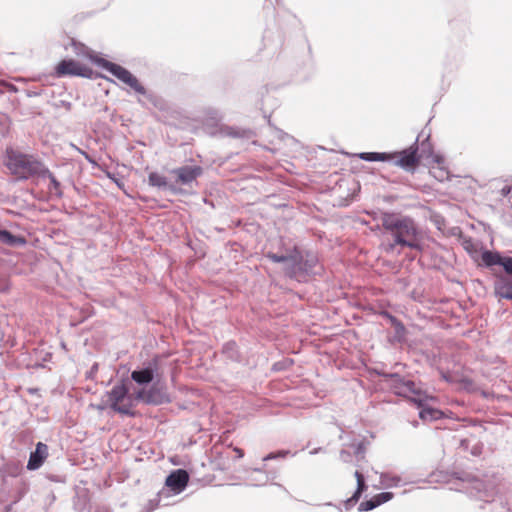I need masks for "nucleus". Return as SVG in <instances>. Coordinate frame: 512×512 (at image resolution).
Wrapping results in <instances>:
<instances>
[{
	"label": "nucleus",
	"mask_w": 512,
	"mask_h": 512,
	"mask_svg": "<svg viewBox=\"0 0 512 512\" xmlns=\"http://www.w3.org/2000/svg\"><path fill=\"white\" fill-rule=\"evenodd\" d=\"M500 266L503 267V270L505 272L504 276H512V257L503 256Z\"/></svg>",
	"instance_id": "nucleus-31"
},
{
	"label": "nucleus",
	"mask_w": 512,
	"mask_h": 512,
	"mask_svg": "<svg viewBox=\"0 0 512 512\" xmlns=\"http://www.w3.org/2000/svg\"><path fill=\"white\" fill-rule=\"evenodd\" d=\"M383 315L390 321L391 325L395 328V333L397 336H403L405 333V326L403 323L388 312H384Z\"/></svg>",
	"instance_id": "nucleus-26"
},
{
	"label": "nucleus",
	"mask_w": 512,
	"mask_h": 512,
	"mask_svg": "<svg viewBox=\"0 0 512 512\" xmlns=\"http://www.w3.org/2000/svg\"><path fill=\"white\" fill-rule=\"evenodd\" d=\"M167 495H168V490L166 491L165 489H163V490H161V491L159 492V497H160V498H161V497H163V496H167Z\"/></svg>",
	"instance_id": "nucleus-43"
},
{
	"label": "nucleus",
	"mask_w": 512,
	"mask_h": 512,
	"mask_svg": "<svg viewBox=\"0 0 512 512\" xmlns=\"http://www.w3.org/2000/svg\"><path fill=\"white\" fill-rule=\"evenodd\" d=\"M26 243L27 240L25 239V237L20 235H14L10 231H7L5 239L2 244L15 248L25 246Z\"/></svg>",
	"instance_id": "nucleus-23"
},
{
	"label": "nucleus",
	"mask_w": 512,
	"mask_h": 512,
	"mask_svg": "<svg viewBox=\"0 0 512 512\" xmlns=\"http://www.w3.org/2000/svg\"><path fill=\"white\" fill-rule=\"evenodd\" d=\"M269 128H270L271 136H273L274 138H276L280 141H284L287 138H290V136L286 132L273 126L270 122H269Z\"/></svg>",
	"instance_id": "nucleus-28"
},
{
	"label": "nucleus",
	"mask_w": 512,
	"mask_h": 512,
	"mask_svg": "<svg viewBox=\"0 0 512 512\" xmlns=\"http://www.w3.org/2000/svg\"><path fill=\"white\" fill-rule=\"evenodd\" d=\"M392 492H381L374 496L378 506L390 501L393 498Z\"/></svg>",
	"instance_id": "nucleus-32"
},
{
	"label": "nucleus",
	"mask_w": 512,
	"mask_h": 512,
	"mask_svg": "<svg viewBox=\"0 0 512 512\" xmlns=\"http://www.w3.org/2000/svg\"><path fill=\"white\" fill-rule=\"evenodd\" d=\"M128 388L124 383H119L113 386V388L108 392V397L110 400V407L115 412L127 415V416H134V412L131 410L132 408V401L129 400L125 404H120L128 395Z\"/></svg>",
	"instance_id": "nucleus-8"
},
{
	"label": "nucleus",
	"mask_w": 512,
	"mask_h": 512,
	"mask_svg": "<svg viewBox=\"0 0 512 512\" xmlns=\"http://www.w3.org/2000/svg\"><path fill=\"white\" fill-rule=\"evenodd\" d=\"M377 507H378V504H377L375 498L372 497L371 499L363 501L362 503H360V505L358 507V510L360 512L371 511V510H373V509H375Z\"/></svg>",
	"instance_id": "nucleus-30"
},
{
	"label": "nucleus",
	"mask_w": 512,
	"mask_h": 512,
	"mask_svg": "<svg viewBox=\"0 0 512 512\" xmlns=\"http://www.w3.org/2000/svg\"><path fill=\"white\" fill-rule=\"evenodd\" d=\"M58 76H80L88 79L94 78V71L73 59H64L56 67Z\"/></svg>",
	"instance_id": "nucleus-11"
},
{
	"label": "nucleus",
	"mask_w": 512,
	"mask_h": 512,
	"mask_svg": "<svg viewBox=\"0 0 512 512\" xmlns=\"http://www.w3.org/2000/svg\"><path fill=\"white\" fill-rule=\"evenodd\" d=\"M6 167L18 180H28L47 174L45 164L32 154L13 148L6 150Z\"/></svg>",
	"instance_id": "nucleus-4"
},
{
	"label": "nucleus",
	"mask_w": 512,
	"mask_h": 512,
	"mask_svg": "<svg viewBox=\"0 0 512 512\" xmlns=\"http://www.w3.org/2000/svg\"><path fill=\"white\" fill-rule=\"evenodd\" d=\"M357 463L365 458V446L363 442L351 444Z\"/></svg>",
	"instance_id": "nucleus-27"
},
{
	"label": "nucleus",
	"mask_w": 512,
	"mask_h": 512,
	"mask_svg": "<svg viewBox=\"0 0 512 512\" xmlns=\"http://www.w3.org/2000/svg\"><path fill=\"white\" fill-rule=\"evenodd\" d=\"M468 443H469V440L468 439H462L460 441V447L464 448V449H467L468 448Z\"/></svg>",
	"instance_id": "nucleus-42"
},
{
	"label": "nucleus",
	"mask_w": 512,
	"mask_h": 512,
	"mask_svg": "<svg viewBox=\"0 0 512 512\" xmlns=\"http://www.w3.org/2000/svg\"><path fill=\"white\" fill-rule=\"evenodd\" d=\"M47 174H42L40 178H48L50 180L49 190L54 192V194L61 198L63 196V192L61 190V183L56 179V177L50 172V170L46 167Z\"/></svg>",
	"instance_id": "nucleus-22"
},
{
	"label": "nucleus",
	"mask_w": 512,
	"mask_h": 512,
	"mask_svg": "<svg viewBox=\"0 0 512 512\" xmlns=\"http://www.w3.org/2000/svg\"><path fill=\"white\" fill-rule=\"evenodd\" d=\"M509 498H512V491H509Z\"/></svg>",
	"instance_id": "nucleus-48"
},
{
	"label": "nucleus",
	"mask_w": 512,
	"mask_h": 512,
	"mask_svg": "<svg viewBox=\"0 0 512 512\" xmlns=\"http://www.w3.org/2000/svg\"><path fill=\"white\" fill-rule=\"evenodd\" d=\"M340 459L345 462V463H349L352 461V454L350 451L346 450V449H342L340 451Z\"/></svg>",
	"instance_id": "nucleus-36"
},
{
	"label": "nucleus",
	"mask_w": 512,
	"mask_h": 512,
	"mask_svg": "<svg viewBox=\"0 0 512 512\" xmlns=\"http://www.w3.org/2000/svg\"><path fill=\"white\" fill-rule=\"evenodd\" d=\"M454 475L460 481L456 490L483 502L480 509L486 512H512L507 496L502 494L501 488L494 481L482 480L467 472H456Z\"/></svg>",
	"instance_id": "nucleus-1"
},
{
	"label": "nucleus",
	"mask_w": 512,
	"mask_h": 512,
	"mask_svg": "<svg viewBox=\"0 0 512 512\" xmlns=\"http://www.w3.org/2000/svg\"><path fill=\"white\" fill-rule=\"evenodd\" d=\"M277 478L276 470L265 471L263 467L255 468L251 471V474L248 477V480L254 486H262L265 485L268 481L274 480Z\"/></svg>",
	"instance_id": "nucleus-16"
},
{
	"label": "nucleus",
	"mask_w": 512,
	"mask_h": 512,
	"mask_svg": "<svg viewBox=\"0 0 512 512\" xmlns=\"http://www.w3.org/2000/svg\"><path fill=\"white\" fill-rule=\"evenodd\" d=\"M266 257L274 263H285V274L291 278L300 280L311 273L318 263L317 255L298 246L287 249L285 254L268 252Z\"/></svg>",
	"instance_id": "nucleus-3"
},
{
	"label": "nucleus",
	"mask_w": 512,
	"mask_h": 512,
	"mask_svg": "<svg viewBox=\"0 0 512 512\" xmlns=\"http://www.w3.org/2000/svg\"><path fill=\"white\" fill-rule=\"evenodd\" d=\"M354 476L357 481V487L353 494L360 498L361 495L367 490L368 486L366 484L364 475L360 471L356 470Z\"/></svg>",
	"instance_id": "nucleus-25"
},
{
	"label": "nucleus",
	"mask_w": 512,
	"mask_h": 512,
	"mask_svg": "<svg viewBox=\"0 0 512 512\" xmlns=\"http://www.w3.org/2000/svg\"><path fill=\"white\" fill-rule=\"evenodd\" d=\"M94 63L97 66L111 73L114 77H116L124 84L128 85L136 93L140 95L147 94L146 88L139 82L137 77L121 65L110 62L104 58H95Z\"/></svg>",
	"instance_id": "nucleus-6"
},
{
	"label": "nucleus",
	"mask_w": 512,
	"mask_h": 512,
	"mask_svg": "<svg viewBox=\"0 0 512 512\" xmlns=\"http://www.w3.org/2000/svg\"><path fill=\"white\" fill-rule=\"evenodd\" d=\"M359 499V497L353 494L350 498L344 501L345 509L350 510L359 501Z\"/></svg>",
	"instance_id": "nucleus-35"
},
{
	"label": "nucleus",
	"mask_w": 512,
	"mask_h": 512,
	"mask_svg": "<svg viewBox=\"0 0 512 512\" xmlns=\"http://www.w3.org/2000/svg\"><path fill=\"white\" fill-rule=\"evenodd\" d=\"M290 454L289 450H280L277 452H271L267 454L265 457H263V461H269V460H276V459H283L286 458Z\"/></svg>",
	"instance_id": "nucleus-29"
},
{
	"label": "nucleus",
	"mask_w": 512,
	"mask_h": 512,
	"mask_svg": "<svg viewBox=\"0 0 512 512\" xmlns=\"http://www.w3.org/2000/svg\"><path fill=\"white\" fill-rule=\"evenodd\" d=\"M172 173L176 175L178 182L183 185H189L201 176L203 169L198 165H186L173 169Z\"/></svg>",
	"instance_id": "nucleus-13"
},
{
	"label": "nucleus",
	"mask_w": 512,
	"mask_h": 512,
	"mask_svg": "<svg viewBox=\"0 0 512 512\" xmlns=\"http://www.w3.org/2000/svg\"><path fill=\"white\" fill-rule=\"evenodd\" d=\"M71 46H72L73 52L77 56L83 57V58H88L93 63H94V59L95 58H99L98 56H93L92 55V51L87 46H85L82 43H79V42H76L75 40H72L71 41Z\"/></svg>",
	"instance_id": "nucleus-20"
},
{
	"label": "nucleus",
	"mask_w": 512,
	"mask_h": 512,
	"mask_svg": "<svg viewBox=\"0 0 512 512\" xmlns=\"http://www.w3.org/2000/svg\"><path fill=\"white\" fill-rule=\"evenodd\" d=\"M205 115L215 121V122H218V121H221L222 120V115L221 113L217 110V109H214V108H208L205 110Z\"/></svg>",
	"instance_id": "nucleus-33"
},
{
	"label": "nucleus",
	"mask_w": 512,
	"mask_h": 512,
	"mask_svg": "<svg viewBox=\"0 0 512 512\" xmlns=\"http://www.w3.org/2000/svg\"><path fill=\"white\" fill-rule=\"evenodd\" d=\"M511 189L512 187L511 186H504L502 189H501V195L506 197L507 195H509V193L511 192Z\"/></svg>",
	"instance_id": "nucleus-39"
},
{
	"label": "nucleus",
	"mask_w": 512,
	"mask_h": 512,
	"mask_svg": "<svg viewBox=\"0 0 512 512\" xmlns=\"http://www.w3.org/2000/svg\"><path fill=\"white\" fill-rule=\"evenodd\" d=\"M324 505H325V506H334V507H336L340 512H342V509H341L340 507H338V506H336V505L332 504L331 502H327V503H325Z\"/></svg>",
	"instance_id": "nucleus-45"
},
{
	"label": "nucleus",
	"mask_w": 512,
	"mask_h": 512,
	"mask_svg": "<svg viewBox=\"0 0 512 512\" xmlns=\"http://www.w3.org/2000/svg\"><path fill=\"white\" fill-rule=\"evenodd\" d=\"M56 500V496L53 492H50L47 494L46 498H45V504L50 506L52 505Z\"/></svg>",
	"instance_id": "nucleus-37"
},
{
	"label": "nucleus",
	"mask_w": 512,
	"mask_h": 512,
	"mask_svg": "<svg viewBox=\"0 0 512 512\" xmlns=\"http://www.w3.org/2000/svg\"><path fill=\"white\" fill-rule=\"evenodd\" d=\"M188 482V472L184 469H177L167 476L165 485L174 494H180L186 488Z\"/></svg>",
	"instance_id": "nucleus-12"
},
{
	"label": "nucleus",
	"mask_w": 512,
	"mask_h": 512,
	"mask_svg": "<svg viewBox=\"0 0 512 512\" xmlns=\"http://www.w3.org/2000/svg\"><path fill=\"white\" fill-rule=\"evenodd\" d=\"M8 230L0 228V243H3Z\"/></svg>",
	"instance_id": "nucleus-40"
},
{
	"label": "nucleus",
	"mask_w": 512,
	"mask_h": 512,
	"mask_svg": "<svg viewBox=\"0 0 512 512\" xmlns=\"http://www.w3.org/2000/svg\"><path fill=\"white\" fill-rule=\"evenodd\" d=\"M427 399L428 396L426 395V399L423 401L422 405L417 404V406L421 408L419 411V417L423 420H436L439 418L441 412L435 408L425 407L424 403L427 401Z\"/></svg>",
	"instance_id": "nucleus-21"
},
{
	"label": "nucleus",
	"mask_w": 512,
	"mask_h": 512,
	"mask_svg": "<svg viewBox=\"0 0 512 512\" xmlns=\"http://www.w3.org/2000/svg\"><path fill=\"white\" fill-rule=\"evenodd\" d=\"M505 222L512 227V208H510L504 215Z\"/></svg>",
	"instance_id": "nucleus-38"
},
{
	"label": "nucleus",
	"mask_w": 512,
	"mask_h": 512,
	"mask_svg": "<svg viewBox=\"0 0 512 512\" xmlns=\"http://www.w3.org/2000/svg\"><path fill=\"white\" fill-rule=\"evenodd\" d=\"M381 484L387 488L397 487L401 483V477L398 475H392L389 473H382L380 476Z\"/></svg>",
	"instance_id": "nucleus-24"
},
{
	"label": "nucleus",
	"mask_w": 512,
	"mask_h": 512,
	"mask_svg": "<svg viewBox=\"0 0 512 512\" xmlns=\"http://www.w3.org/2000/svg\"><path fill=\"white\" fill-rule=\"evenodd\" d=\"M10 511H11V505L6 506V512H10Z\"/></svg>",
	"instance_id": "nucleus-47"
},
{
	"label": "nucleus",
	"mask_w": 512,
	"mask_h": 512,
	"mask_svg": "<svg viewBox=\"0 0 512 512\" xmlns=\"http://www.w3.org/2000/svg\"><path fill=\"white\" fill-rule=\"evenodd\" d=\"M395 156L387 152H362L358 155L361 160L368 162H391Z\"/></svg>",
	"instance_id": "nucleus-17"
},
{
	"label": "nucleus",
	"mask_w": 512,
	"mask_h": 512,
	"mask_svg": "<svg viewBox=\"0 0 512 512\" xmlns=\"http://www.w3.org/2000/svg\"><path fill=\"white\" fill-rule=\"evenodd\" d=\"M148 183L150 186L157 187L159 189L170 190L176 192L173 185L169 184L166 177L160 175L157 172H151L148 176Z\"/></svg>",
	"instance_id": "nucleus-18"
},
{
	"label": "nucleus",
	"mask_w": 512,
	"mask_h": 512,
	"mask_svg": "<svg viewBox=\"0 0 512 512\" xmlns=\"http://www.w3.org/2000/svg\"><path fill=\"white\" fill-rule=\"evenodd\" d=\"M48 455V446L43 442H38L35 446V450L30 453L26 468L29 471H35L39 469L44 464Z\"/></svg>",
	"instance_id": "nucleus-14"
},
{
	"label": "nucleus",
	"mask_w": 512,
	"mask_h": 512,
	"mask_svg": "<svg viewBox=\"0 0 512 512\" xmlns=\"http://www.w3.org/2000/svg\"><path fill=\"white\" fill-rule=\"evenodd\" d=\"M134 398L138 401H141L147 405H162L170 402V397L164 388L159 386L157 383H154L150 386L148 390L140 389L138 390Z\"/></svg>",
	"instance_id": "nucleus-9"
},
{
	"label": "nucleus",
	"mask_w": 512,
	"mask_h": 512,
	"mask_svg": "<svg viewBox=\"0 0 512 512\" xmlns=\"http://www.w3.org/2000/svg\"><path fill=\"white\" fill-rule=\"evenodd\" d=\"M159 362L158 356L144 362L142 367H138L131 372V379L141 386L152 383L155 378L159 377Z\"/></svg>",
	"instance_id": "nucleus-7"
},
{
	"label": "nucleus",
	"mask_w": 512,
	"mask_h": 512,
	"mask_svg": "<svg viewBox=\"0 0 512 512\" xmlns=\"http://www.w3.org/2000/svg\"><path fill=\"white\" fill-rule=\"evenodd\" d=\"M235 343L229 342L225 345V349L228 350V348H234Z\"/></svg>",
	"instance_id": "nucleus-44"
},
{
	"label": "nucleus",
	"mask_w": 512,
	"mask_h": 512,
	"mask_svg": "<svg viewBox=\"0 0 512 512\" xmlns=\"http://www.w3.org/2000/svg\"><path fill=\"white\" fill-rule=\"evenodd\" d=\"M378 375L390 382L391 388L397 395L405 397L413 395L411 400L418 405H422L426 399V394L416 387L414 381L405 379L398 373L378 372Z\"/></svg>",
	"instance_id": "nucleus-5"
},
{
	"label": "nucleus",
	"mask_w": 512,
	"mask_h": 512,
	"mask_svg": "<svg viewBox=\"0 0 512 512\" xmlns=\"http://www.w3.org/2000/svg\"><path fill=\"white\" fill-rule=\"evenodd\" d=\"M234 451L236 452L238 458H242L244 456V451L241 448L236 447L234 448Z\"/></svg>",
	"instance_id": "nucleus-41"
},
{
	"label": "nucleus",
	"mask_w": 512,
	"mask_h": 512,
	"mask_svg": "<svg viewBox=\"0 0 512 512\" xmlns=\"http://www.w3.org/2000/svg\"><path fill=\"white\" fill-rule=\"evenodd\" d=\"M380 221L384 235L393 240L389 244V250L396 246L420 249L421 230L413 218L385 211L381 213Z\"/></svg>",
	"instance_id": "nucleus-2"
},
{
	"label": "nucleus",
	"mask_w": 512,
	"mask_h": 512,
	"mask_svg": "<svg viewBox=\"0 0 512 512\" xmlns=\"http://www.w3.org/2000/svg\"><path fill=\"white\" fill-rule=\"evenodd\" d=\"M502 257L503 255L498 251L484 250L481 253L482 264L487 268H491L495 265L500 266Z\"/></svg>",
	"instance_id": "nucleus-19"
},
{
	"label": "nucleus",
	"mask_w": 512,
	"mask_h": 512,
	"mask_svg": "<svg viewBox=\"0 0 512 512\" xmlns=\"http://www.w3.org/2000/svg\"><path fill=\"white\" fill-rule=\"evenodd\" d=\"M321 450V448H315L312 451H310V454H316Z\"/></svg>",
	"instance_id": "nucleus-46"
},
{
	"label": "nucleus",
	"mask_w": 512,
	"mask_h": 512,
	"mask_svg": "<svg viewBox=\"0 0 512 512\" xmlns=\"http://www.w3.org/2000/svg\"><path fill=\"white\" fill-rule=\"evenodd\" d=\"M226 134L228 136H231V137H234V138H240V137L244 136L245 131H241V130H239L237 128L229 127V128H227Z\"/></svg>",
	"instance_id": "nucleus-34"
},
{
	"label": "nucleus",
	"mask_w": 512,
	"mask_h": 512,
	"mask_svg": "<svg viewBox=\"0 0 512 512\" xmlns=\"http://www.w3.org/2000/svg\"><path fill=\"white\" fill-rule=\"evenodd\" d=\"M418 138H416V141L414 144H412L410 147L400 151V152H394L393 154H396L394 160V164L396 166L401 167L405 171L413 172L415 168L418 166L420 162V155L418 154Z\"/></svg>",
	"instance_id": "nucleus-10"
},
{
	"label": "nucleus",
	"mask_w": 512,
	"mask_h": 512,
	"mask_svg": "<svg viewBox=\"0 0 512 512\" xmlns=\"http://www.w3.org/2000/svg\"><path fill=\"white\" fill-rule=\"evenodd\" d=\"M494 292L499 298L512 300V276L497 275L494 282Z\"/></svg>",
	"instance_id": "nucleus-15"
}]
</instances>
